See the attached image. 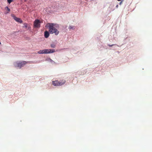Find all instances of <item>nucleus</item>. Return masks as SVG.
<instances>
[{
	"instance_id": "obj_1",
	"label": "nucleus",
	"mask_w": 152,
	"mask_h": 152,
	"mask_svg": "<svg viewBox=\"0 0 152 152\" xmlns=\"http://www.w3.org/2000/svg\"><path fill=\"white\" fill-rule=\"evenodd\" d=\"M48 24L49 25L48 31L51 34L54 33L56 35H58L59 33V32L57 29L55 28V24L53 23H49Z\"/></svg>"
},
{
	"instance_id": "obj_2",
	"label": "nucleus",
	"mask_w": 152,
	"mask_h": 152,
	"mask_svg": "<svg viewBox=\"0 0 152 152\" xmlns=\"http://www.w3.org/2000/svg\"><path fill=\"white\" fill-rule=\"evenodd\" d=\"M29 63V62H26V61H17L14 63V65L15 67H19V68H21L26 63Z\"/></svg>"
},
{
	"instance_id": "obj_3",
	"label": "nucleus",
	"mask_w": 152,
	"mask_h": 152,
	"mask_svg": "<svg viewBox=\"0 0 152 152\" xmlns=\"http://www.w3.org/2000/svg\"><path fill=\"white\" fill-rule=\"evenodd\" d=\"M66 81L64 80H61L60 81L58 80L53 81H52L53 84L55 86H60L64 84Z\"/></svg>"
},
{
	"instance_id": "obj_4",
	"label": "nucleus",
	"mask_w": 152,
	"mask_h": 152,
	"mask_svg": "<svg viewBox=\"0 0 152 152\" xmlns=\"http://www.w3.org/2000/svg\"><path fill=\"white\" fill-rule=\"evenodd\" d=\"M40 21L39 20L36 19L34 22V26L35 28H39L40 27Z\"/></svg>"
},
{
	"instance_id": "obj_5",
	"label": "nucleus",
	"mask_w": 152,
	"mask_h": 152,
	"mask_svg": "<svg viewBox=\"0 0 152 152\" xmlns=\"http://www.w3.org/2000/svg\"><path fill=\"white\" fill-rule=\"evenodd\" d=\"M45 54H48L55 52V50L53 49H44Z\"/></svg>"
},
{
	"instance_id": "obj_6",
	"label": "nucleus",
	"mask_w": 152,
	"mask_h": 152,
	"mask_svg": "<svg viewBox=\"0 0 152 152\" xmlns=\"http://www.w3.org/2000/svg\"><path fill=\"white\" fill-rule=\"evenodd\" d=\"M12 16L13 18V19L17 22L20 23H22V21L20 18L16 17L14 15H12Z\"/></svg>"
},
{
	"instance_id": "obj_7",
	"label": "nucleus",
	"mask_w": 152,
	"mask_h": 152,
	"mask_svg": "<svg viewBox=\"0 0 152 152\" xmlns=\"http://www.w3.org/2000/svg\"><path fill=\"white\" fill-rule=\"evenodd\" d=\"M49 32H48L47 31H45L44 33V36L45 38H47L49 37Z\"/></svg>"
},
{
	"instance_id": "obj_8",
	"label": "nucleus",
	"mask_w": 152,
	"mask_h": 152,
	"mask_svg": "<svg viewBox=\"0 0 152 152\" xmlns=\"http://www.w3.org/2000/svg\"><path fill=\"white\" fill-rule=\"evenodd\" d=\"M38 53L39 54H45L44 50H40Z\"/></svg>"
},
{
	"instance_id": "obj_9",
	"label": "nucleus",
	"mask_w": 152,
	"mask_h": 152,
	"mask_svg": "<svg viewBox=\"0 0 152 152\" xmlns=\"http://www.w3.org/2000/svg\"><path fill=\"white\" fill-rule=\"evenodd\" d=\"M50 46H51V47L52 48H55L56 45L55 44H51L50 45Z\"/></svg>"
},
{
	"instance_id": "obj_10",
	"label": "nucleus",
	"mask_w": 152,
	"mask_h": 152,
	"mask_svg": "<svg viewBox=\"0 0 152 152\" xmlns=\"http://www.w3.org/2000/svg\"><path fill=\"white\" fill-rule=\"evenodd\" d=\"M7 2L9 4L10 3L12 2L13 1V0H7Z\"/></svg>"
},
{
	"instance_id": "obj_11",
	"label": "nucleus",
	"mask_w": 152,
	"mask_h": 152,
	"mask_svg": "<svg viewBox=\"0 0 152 152\" xmlns=\"http://www.w3.org/2000/svg\"><path fill=\"white\" fill-rule=\"evenodd\" d=\"M5 9H7V10L8 11V12H9L10 11V9L8 8V7H5Z\"/></svg>"
},
{
	"instance_id": "obj_12",
	"label": "nucleus",
	"mask_w": 152,
	"mask_h": 152,
	"mask_svg": "<svg viewBox=\"0 0 152 152\" xmlns=\"http://www.w3.org/2000/svg\"><path fill=\"white\" fill-rule=\"evenodd\" d=\"M24 27L26 28H27V23H25L24 24Z\"/></svg>"
},
{
	"instance_id": "obj_13",
	"label": "nucleus",
	"mask_w": 152,
	"mask_h": 152,
	"mask_svg": "<svg viewBox=\"0 0 152 152\" xmlns=\"http://www.w3.org/2000/svg\"><path fill=\"white\" fill-rule=\"evenodd\" d=\"M73 27H72L71 26H69V28L70 29H72Z\"/></svg>"
},
{
	"instance_id": "obj_14",
	"label": "nucleus",
	"mask_w": 152,
	"mask_h": 152,
	"mask_svg": "<svg viewBox=\"0 0 152 152\" xmlns=\"http://www.w3.org/2000/svg\"><path fill=\"white\" fill-rule=\"evenodd\" d=\"M114 45H109V46H110V47H112V46H113Z\"/></svg>"
},
{
	"instance_id": "obj_15",
	"label": "nucleus",
	"mask_w": 152,
	"mask_h": 152,
	"mask_svg": "<svg viewBox=\"0 0 152 152\" xmlns=\"http://www.w3.org/2000/svg\"><path fill=\"white\" fill-rule=\"evenodd\" d=\"M122 2V1H121V2L120 3V4H121Z\"/></svg>"
},
{
	"instance_id": "obj_16",
	"label": "nucleus",
	"mask_w": 152,
	"mask_h": 152,
	"mask_svg": "<svg viewBox=\"0 0 152 152\" xmlns=\"http://www.w3.org/2000/svg\"><path fill=\"white\" fill-rule=\"evenodd\" d=\"M118 1H121V0H117Z\"/></svg>"
},
{
	"instance_id": "obj_17",
	"label": "nucleus",
	"mask_w": 152,
	"mask_h": 152,
	"mask_svg": "<svg viewBox=\"0 0 152 152\" xmlns=\"http://www.w3.org/2000/svg\"><path fill=\"white\" fill-rule=\"evenodd\" d=\"M118 7V5H117V6H116V7Z\"/></svg>"
},
{
	"instance_id": "obj_18",
	"label": "nucleus",
	"mask_w": 152,
	"mask_h": 152,
	"mask_svg": "<svg viewBox=\"0 0 152 152\" xmlns=\"http://www.w3.org/2000/svg\"><path fill=\"white\" fill-rule=\"evenodd\" d=\"M1 42H0V45H1Z\"/></svg>"
}]
</instances>
